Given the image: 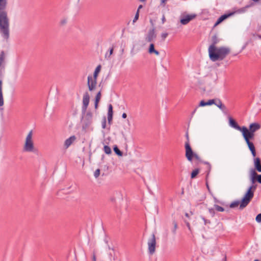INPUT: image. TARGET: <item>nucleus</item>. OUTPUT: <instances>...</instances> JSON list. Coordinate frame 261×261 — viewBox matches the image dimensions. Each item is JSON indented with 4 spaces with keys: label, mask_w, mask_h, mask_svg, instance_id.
Wrapping results in <instances>:
<instances>
[{
    "label": "nucleus",
    "mask_w": 261,
    "mask_h": 261,
    "mask_svg": "<svg viewBox=\"0 0 261 261\" xmlns=\"http://www.w3.org/2000/svg\"><path fill=\"white\" fill-rule=\"evenodd\" d=\"M254 2H258L259 0H252Z\"/></svg>",
    "instance_id": "nucleus-60"
},
{
    "label": "nucleus",
    "mask_w": 261,
    "mask_h": 261,
    "mask_svg": "<svg viewBox=\"0 0 261 261\" xmlns=\"http://www.w3.org/2000/svg\"><path fill=\"white\" fill-rule=\"evenodd\" d=\"M156 38V34L155 33V28L152 27L150 29L145 38V40L147 42H151Z\"/></svg>",
    "instance_id": "nucleus-11"
},
{
    "label": "nucleus",
    "mask_w": 261,
    "mask_h": 261,
    "mask_svg": "<svg viewBox=\"0 0 261 261\" xmlns=\"http://www.w3.org/2000/svg\"><path fill=\"white\" fill-rule=\"evenodd\" d=\"M111 251L109 253V256L111 260H115L117 257L115 255V251L113 248L111 249Z\"/></svg>",
    "instance_id": "nucleus-33"
},
{
    "label": "nucleus",
    "mask_w": 261,
    "mask_h": 261,
    "mask_svg": "<svg viewBox=\"0 0 261 261\" xmlns=\"http://www.w3.org/2000/svg\"><path fill=\"white\" fill-rule=\"evenodd\" d=\"M185 222L186 224V226L188 228V229L191 231V226H190V223L186 220H185Z\"/></svg>",
    "instance_id": "nucleus-48"
},
{
    "label": "nucleus",
    "mask_w": 261,
    "mask_h": 261,
    "mask_svg": "<svg viewBox=\"0 0 261 261\" xmlns=\"http://www.w3.org/2000/svg\"><path fill=\"white\" fill-rule=\"evenodd\" d=\"M100 173V170L99 169H97L95 170V171L94 173V175L95 177V178H97L99 176Z\"/></svg>",
    "instance_id": "nucleus-41"
},
{
    "label": "nucleus",
    "mask_w": 261,
    "mask_h": 261,
    "mask_svg": "<svg viewBox=\"0 0 261 261\" xmlns=\"http://www.w3.org/2000/svg\"><path fill=\"white\" fill-rule=\"evenodd\" d=\"M240 204H241V201H239V200L234 201L232 202L229 204V207L231 208H233L236 207H238L239 205H240Z\"/></svg>",
    "instance_id": "nucleus-32"
},
{
    "label": "nucleus",
    "mask_w": 261,
    "mask_h": 261,
    "mask_svg": "<svg viewBox=\"0 0 261 261\" xmlns=\"http://www.w3.org/2000/svg\"><path fill=\"white\" fill-rule=\"evenodd\" d=\"M66 20H63L61 21V23L62 24H64L65 23H66Z\"/></svg>",
    "instance_id": "nucleus-54"
},
{
    "label": "nucleus",
    "mask_w": 261,
    "mask_h": 261,
    "mask_svg": "<svg viewBox=\"0 0 261 261\" xmlns=\"http://www.w3.org/2000/svg\"><path fill=\"white\" fill-rule=\"evenodd\" d=\"M5 59V52L4 50L1 51L0 53V66Z\"/></svg>",
    "instance_id": "nucleus-35"
},
{
    "label": "nucleus",
    "mask_w": 261,
    "mask_h": 261,
    "mask_svg": "<svg viewBox=\"0 0 261 261\" xmlns=\"http://www.w3.org/2000/svg\"><path fill=\"white\" fill-rule=\"evenodd\" d=\"M106 118L105 117H104L102 121V128H105L106 127Z\"/></svg>",
    "instance_id": "nucleus-46"
},
{
    "label": "nucleus",
    "mask_w": 261,
    "mask_h": 261,
    "mask_svg": "<svg viewBox=\"0 0 261 261\" xmlns=\"http://www.w3.org/2000/svg\"><path fill=\"white\" fill-rule=\"evenodd\" d=\"M7 0H0V33L3 38H9V18L7 11Z\"/></svg>",
    "instance_id": "nucleus-1"
},
{
    "label": "nucleus",
    "mask_w": 261,
    "mask_h": 261,
    "mask_svg": "<svg viewBox=\"0 0 261 261\" xmlns=\"http://www.w3.org/2000/svg\"><path fill=\"white\" fill-rule=\"evenodd\" d=\"M229 125L232 128H234L240 132L242 130L243 128V126H240L237 122L231 117H229Z\"/></svg>",
    "instance_id": "nucleus-16"
},
{
    "label": "nucleus",
    "mask_w": 261,
    "mask_h": 261,
    "mask_svg": "<svg viewBox=\"0 0 261 261\" xmlns=\"http://www.w3.org/2000/svg\"><path fill=\"white\" fill-rule=\"evenodd\" d=\"M249 179L252 185H257L256 182L261 184V174H257L254 170H250Z\"/></svg>",
    "instance_id": "nucleus-6"
},
{
    "label": "nucleus",
    "mask_w": 261,
    "mask_h": 261,
    "mask_svg": "<svg viewBox=\"0 0 261 261\" xmlns=\"http://www.w3.org/2000/svg\"><path fill=\"white\" fill-rule=\"evenodd\" d=\"M167 0H161L160 6L164 7Z\"/></svg>",
    "instance_id": "nucleus-47"
},
{
    "label": "nucleus",
    "mask_w": 261,
    "mask_h": 261,
    "mask_svg": "<svg viewBox=\"0 0 261 261\" xmlns=\"http://www.w3.org/2000/svg\"><path fill=\"white\" fill-rule=\"evenodd\" d=\"M248 147L250 150L251 154L253 157H255L256 155V150L254 144L250 141H245Z\"/></svg>",
    "instance_id": "nucleus-19"
},
{
    "label": "nucleus",
    "mask_w": 261,
    "mask_h": 261,
    "mask_svg": "<svg viewBox=\"0 0 261 261\" xmlns=\"http://www.w3.org/2000/svg\"><path fill=\"white\" fill-rule=\"evenodd\" d=\"M200 218L203 220L204 225H206L207 224H211V221L206 219L204 217L201 216Z\"/></svg>",
    "instance_id": "nucleus-38"
},
{
    "label": "nucleus",
    "mask_w": 261,
    "mask_h": 261,
    "mask_svg": "<svg viewBox=\"0 0 261 261\" xmlns=\"http://www.w3.org/2000/svg\"><path fill=\"white\" fill-rule=\"evenodd\" d=\"M257 185L254 186L251 184V186L247 190L246 193L251 196V197H253L254 193L257 188Z\"/></svg>",
    "instance_id": "nucleus-22"
},
{
    "label": "nucleus",
    "mask_w": 261,
    "mask_h": 261,
    "mask_svg": "<svg viewBox=\"0 0 261 261\" xmlns=\"http://www.w3.org/2000/svg\"><path fill=\"white\" fill-rule=\"evenodd\" d=\"M185 216H186V217H188V218H189V217H190L189 214H188V213H185Z\"/></svg>",
    "instance_id": "nucleus-57"
},
{
    "label": "nucleus",
    "mask_w": 261,
    "mask_h": 261,
    "mask_svg": "<svg viewBox=\"0 0 261 261\" xmlns=\"http://www.w3.org/2000/svg\"><path fill=\"white\" fill-rule=\"evenodd\" d=\"M214 105L223 111L226 109L225 106L222 104L221 101L219 99H215V103Z\"/></svg>",
    "instance_id": "nucleus-28"
},
{
    "label": "nucleus",
    "mask_w": 261,
    "mask_h": 261,
    "mask_svg": "<svg viewBox=\"0 0 261 261\" xmlns=\"http://www.w3.org/2000/svg\"><path fill=\"white\" fill-rule=\"evenodd\" d=\"M210 59L213 62L222 61L230 53L229 48L223 46L208 49Z\"/></svg>",
    "instance_id": "nucleus-2"
},
{
    "label": "nucleus",
    "mask_w": 261,
    "mask_h": 261,
    "mask_svg": "<svg viewBox=\"0 0 261 261\" xmlns=\"http://www.w3.org/2000/svg\"><path fill=\"white\" fill-rule=\"evenodd\" d=\"M156 239L154 233H152L151 238L148 241V252L152 255L155 251Z\"/></svg>",
    "instance_id": "nucleus-7"
},
{
    "label": "nucleus",
    "mask_w": 261,
    "mask_h": 261,
    "mask_svg": "<svg viewBox=\"0 0 261 261\" xmlns=\"http://www.w3.org/2000/svg\"><path fill=\"white\" fill-rule=\"evenodd\" d=\"M4 105V99L3 93V81L0 80V107Z\"/></svg>",
    "instance_id": "nucleus-26"
},
{
    "label": "nucleus",
    "mask_w": 261,
    "mask_h": 261,
    "mask_svg": "<svg viewBox=\"0 0 261 261\" xmlns=\"http://www.w3.org/2000/svg\"><path fill=\"white\" fill-rule=\"evenodd\" d=\"M196 17L197 15L196 14H187L185 16H183L180 18V22L182 25H186Z\"/></svg>",
    "instance_id": "nucleus-12"
},
{
    "label": "nucleus",
    "mask_w": 261,
    "mask_h": 261,
    "mask_svg": "<svg viewBox=\"0 0 261 261\" xmlns=\"http://www.w3.org/2000/svg\"><path fill=\"white\" fill-rule=\"evenodd\" d=\"M241 132L245 141H250L254 138V133L248 130V128L245 126H243Z\"/></svg>",
    "instance_id": "nucleus-8"
},
{
    "label": "nucleus",
    "mask_w": 261,
    "mask_h": 261,
    "mask_svg": "<svg viewBox=\"0 0 261 261\" xmlns=\"http://www.w3.org/2000/svg\"><path fill=\"white\" fill-rule=\"evenodd\" d=\"M196 109H195V110L193 111V112H192V114H193L196 112Z\"/></svg>",
    "instance_id": "nucleus-62"
},
{
    "label": "nucleus",
    "mask_w": 261,
    "mask_h": 261,
    "mask_svg": "<svg viewBox=\"0 0 261 261\" xmlns=\"http://www.w3.org/2000/svg\"><path fill=\"white\" fill-rule=\"evenodd\" d=\"M188 149V150L185 151V156L188 161H189V162H192L193 159L194 158L199 163H203L206 165L207 166L206 177H207L211 172L212 168L211 164L207 161H204L202 160L200 156L197 153H195L193 151L192 148L189 147Z\"/></svg>",
    "instance_id": "nucleus-3"
},
{
    "label": "nucleus",
    "mask_w": 261,
    "mask_h": 261,
    "mask_svg": "<svg viewBox=\"0 0 261 261\" xmlns=\"http://www.w3.org/2000/svg\"><path fill=\"white\" fill-rule=\"evenodd\" d=\"M83 116L85 115V119L83 122L82 128L83 129L86 131L89 129L90 126L92 123V113L90 111L85 113V115H82Z\"/></svg>",
    "instance_id": "nucleus-5"
},
{
    "label": "nucleus",
    "mask_w": 261,
    "mask_h": 261,
    "mask_svg": "<svg viewBox=\"0 0 261 261\" xmlns=\"http://www.w3.org/2000/svg\"><path fill=\"white\" fill-rule=\"evenodd\" d=\"M113 106L111 104H109L108 106V121L109 125H111L112 122L113 120Z\"/></svg>",
    "instance_id": "nucleus-17"
},
{
    "label": "nucleus",
    "mask_w": 261,
    "mask_h": 261,
    "mask_svg": "<svg viewBox=\"0 0 261 261\" xmlns=\"http://www.w3.org/2000/svg\"><path fill=\"white\" fill-rule=\"evenodd\" d=\"M139 12H138V11H137V12L135 14V17L133 20V23L135 22L137 20H138L139 19Z\"/></svg>",
    "instance_id": "nucleus-40"
},
{
    "label": "nucleus",
    "mask_w": 261,
    "mask_h": 261,
    "mask_svg": "<svg viewBox=\"0 0 261 261\" xmlns=\"http://www.w3.org/2000/svg\"><path fill=\"white\" fill-rule=\"evenodd\" d=\"M234 14V12H230L227 13H225L223 15H222L220 17L218 18V19L217 20L216 22H215L214 24V27L218 25L221 22H222L224 20H225L226 19L228 18V17L232 16Z\"/></svg>",
    "instance_id": "nucleus-15"
},
{
    "label": "nucleus",
    "mask_w": 261,
    "mask_h": 261,
    "mask_svg": "<svg viewBox=\"0 0 261 261\" xmlns=\"http://www.w3.org/2000/svg\"><path fill=\"white\" fill-rule=\"evenodd\" d=\"M252 198L253 197H251V196L245 193L241 200V204L239 206V209L243 210L244 208L246 207Z\"/></svg>",
    "instance_id": "nucleus-10"
},
{
    "label": "nucleus",
    "mask_w": 261,
    "mask_h": 261,
    "mask_svg": "<svg viewBox=\"0 0 261 261\" xmlns=\"http://www.w3.org/2000/svg\"><path fill=\"white\" fill-rule=\"evenodd\" d=\"M224 261H226V256L224 258Z\"/></svg>",
    "instance_id": "nucleus-61"
},
{
    "label": "nucleus",
    "mask_w": 261,
    "mask_h": 261,
    "mask_svg": "<svg viewBox=\"0 0 261 261\" xmlns=\"http://www.w3.org/2000/svg\"><path fill=\"white\" fill-rule=\"evenodd\" d=\"M168 33H163L161 34V38L163 41H164L166 37L168 36Z\"/></svg>",
    "instance_id": "nucleus-44"
},
{
    "label": "nucleus",
    "mask_w": 261,
    "mask_h": 261,
    "mask_svg": "<svg viewBox=\"0 0 261 261\" xmlns=\"http://www.w3.org/2000/svg\"><path fill=\"white\" fill-rule=\"evenodd\" d=\"M108 56H109L108 53H106V54L105 55V58H106L107 59H109L110 58H108Z\"/></svg>",
    "instance_id": "nucleus-56"
},
{
    "label": "nucleus",
    "mask_w": 261,
    "mask_h": 261,
    "mask_svg": "<svg viewBox=\"0 0 261 261\" xmlns=\"http://www.w3.org/2000/svg\"><path fill=\"white\" fill-rule=\"evenodd\" d=\"M256 36L258 37V38L261 39V35L257 34Z\"/></svg>",
    "instance_id": "nucleus-59"
},
{
    "label": "nucleus",
    "mask_w": 261,
    "mask_h": 261,
    "mask_svg": "<svg viewBox=\"0 0 261 261\" xmlns=\"http://www.w3.org/2000/svg\"><path fill=\"white\" fill-rule=\"evenodd\" d=\"M215 201L216 202H218L219 201L216 199V198H215Z\"/></svg>",
    "instance_id": "nucleus-63"
},
{
    "label": "nucleus",
    "mask_w": 261,
    "mask_h": 261,
    "mask_svg": "<svg viewBox=\"0 0 261 261\" xmlns=\"http://www.w3.org/2000/svg\"><path fill=\"white\" fill-rule=\"evenodd\" d=\"M103 151L107 154H110L112 153L111 148L108 145L104 146Z\"/></svg>",
    "instance_id": "nucleus-34"
},
{
    "label": "nucleus",
    "mask_w": 261,
    "mask_h": 261,
    "mask_svg": "<svg viewBox=\"0 0 261 261\" xmlns=\"http://www.w3.org/2000/svg\"><path fill=\"white\" fill-rule=\"evenodd\" d=\"M253 5V3H251L250 5H247L246 6L241 8L240 9H236L235 8H233L234 11H232L231 12H234L235 13H243L247 11V9L250 8Z\"/></svg>",
    "instance_id": "nucleus-20"
},
{
    "label": "nucleus",
    "mask_w": 261,
    "mask_h": 261,
    "mask_svg": "<svg viewBox=\"0 0 261 261\" xmlns=\"http://www.w3.org/2000/svg\"><path fill=\"white\" fill-rule=\"evenodd\" d=\"M101 90H100L96 95L95 98V101H98L99 102L100 98H101Z\"/></svg>",
    "instance_id": "nucleus-37"
},
{
    "label": "nucleus",
    "mask_w": 261,
    "mask_h": 261,
    "mask_svg": "<svg viewBox=\"0 0 261 261\" xmlns=\"http://www.w3.org/2000/svg\"><path fill=\"white\" fill-rule=\"evenodd\" d=\"M90 101V95L88 92H86L83 95V106L82 107V114L85 115L86 112Z\"/></svg>",
    "instance_id": "nucleus-9"
},
{
    "label": "nucleus",
    "mask_w": 261,
    "mask_h": 261,
    "mask_svg": "<svg viewBox=\"0 0 261 261\" xmlns=\"http://www.w3.org/2000/svg\"><path fill=\"white\" fill-rule=\"evenodd\" d=\"M121 134L123 136V138L125 139V140H126V135L125 134V133L123 132V131H121Z\"/></svg>",
    "instance_id": "nucleus-50"
},
{
    "label": "nucleus",
    "mask_w": 261,
    "mask_h": 261,
    "mask_svg": "<svg viewBox=\"0 0 261 261\" xmlns=\"http://www.w3.org/2000/svg\"><path fill=\"white\" fill-rule=\"evenodd\" d=\"M215 103V99H209L207 101H205L204 100H202L199 103V107H204L206 106H211Z\"/></svg>",
    "instance_id": "nucleus-23"
},
{
    "label": "nucleus",
    "mask_w": 261,
    "mask_h": 261,
    "mask_svg": "<svg viewBox=\"0 0 261 261\" xmlns=\"http://www.w3.org/2000/svg\"><path fill=\"white\" fill-rule=\"evenodd\" d=\"M162 23H164L165 21H166V19H165V17L164 16V15L163 16L162 18Z\"/></svg>",
    "instance_id": "nucleus-53"
},
{
    "label": "nucleus",
    "mask_w": 261,
    "mask_h": 261,
    "mask_svg": "<svg viewBox=\"0 0 261 261\" xmlns=\"http://www.w3.org/2000/svg\"><path fill=\"white\" fill-rule=\"evenodd\" d=\"M185 137L186 138V141L185 144V151H186L187 150H188V149L189 148V147L192 148L190 145V138H189V133H188V130L186 133Z\"/></svg>",
    "instance_id": "nucleus-27"
},
{
    "label": "nucleus",
    "mask_w": 261,
    "mask_h": 261,
    "mask_svg": "<svg viewBox=\"0 0 261 261\" xmlns=\"http://www.w3.org/2000/svg\"><path fill=\"white\" fill-rule=\"evenodd\" d=\"M220 41V39L217 37L216 34L212 37V44L209 46L208 49L213 48L216 47V44Z\"/></svg>",
    "instance_id": "nucleus-21"
},
{
    "label": "nucleus",
    "mask_w": 261,
    "mask_h": 261,
    "mask_svg": "<svg viewBox=\"0 0 261 261\" xmlns=\"http://www.w3.org/2000/svg\"><path fill=\"white\" fill-rule=\"evenodd\" d=\"M114 45H113L112 47L110 48L108 58H110V56L113 54V51H114Z\"/></svg>",
    "instance_id": "nucleus-45"
},
{
    "label": "nucleus",
    "mask_w": 261,
    "mask_h": 261,
    "mask_svg": "<svg viewBox=\"0 0 261 261\" xmlns=\"http://www.w3.org/2000/svg\"><path fill=\"white\" fill-rule=\"evenodd\" d=\"M96 255L94 253H93L92 255V261H96Z\"/></svg>",
    "instance_id": "nucleus-51"
},
{
    "label": "nucleus",
    "mask_w": 261,
    "mask_h": 261,
    "mask_svg": "<svg viewBox=\"0 0 261 261\" xmlns=\"http://www.w3.org/2000/svg\"><path fill=\"white\" fill-rule=\"evenodd\" d=\"M208 212L211 214L212 217H214L215 215V211L214 208H208Z\"/></svg>",
    "instance_id": "nucleus-43"
},
{
    "label": "nucleus",
    "mask_w": 261,
    "mask_h": 261,
    "mask_svg": "<svg viewBox=\"0 0 261 261\" xmlns=\"http://www.w3.org/2000/svg\"><path fill=\"white\" fill-rule=\"evenodd\" d=\"M253 158L254 168H251L250 170L261 172V159L258 157Z\"/></svg>",
    "instance_id": "nucleus-14"
},
{
    "label": "nucleus",
    "mask_w": 261,
    "mask_h": 261,
    "mask_svg": "<svg viewBox=\"0 0 261 261\" xmlns=\"http://www.w3.org/2000/svg\"><path fill=\"white\" fill-rule=\"evenodd\" d=\"M173 224L174 225V228L172 230V231H173V233H175L176 229L177 228V223L175 220H174L173 221Z\"/></svg>",
    "instance_id": "nucleus-39"
},
{
    "label": "nucleus",
    "mask_w": 261,
    "mask_h": 261,
    "mask_svg": "<svg viewBox=\"0 0 261 261\" xmlns=\"http://www.w3.org/2000/svg\"><path fill=\"white\" fill-rule=\"evenodd\" d=\"M97 80L93 79L91 75L88 76L87 85L89 90L92 91L94 90L96 86Z\"/></svg>",
    "instance_id": "nucleus-13"
},
{
    "label": "nucleus",
    "mask_w": 261,
    "mask_h": 261,
    "mask_svg": "<svg viewBox=\"0 0 261 261\" xmlns=\"http://www.w3.org/2000/svg\"><path fill=\"white\" fill-rule=\"evenodd\" d=\"M113 150L116 154H117L119 156H122L123 155V152L121 151L117 146V145H115L113 146Z\"/></svg>",
    "instance_id": "nucleus-30"
},
{
    "label": "nucleus",
    "mask_w": 261,
    "mask_h": 261,
    "mask_svg": "<svg viewBox=\"0 0 261 261\" xmlns=\"http://www.w3.org/2000/svg\"><path fill=\"white\" fill-rule=\"evenodd\" d=\"M122 117L124 119L127 117V114L125 113H123L122 115Z\"/></svg>",
    "instance_id": "nucleus-52"
},
{
    "label": "nucleus",
    "mask_w": 261,
    "mask_h": 261,
    "mask_svg": "<svg viewBox=\"0 0 261 261\" xmlns=\"http://www.w3.org/2000/svg\"><path fill=\"white\" fill-rule=\"evenodd\" d=\"M200 172V169L199 168H196L193 170L191 173V178L192 179L195 178L197 175L199 174Z\"/></svg>",
    "instance_id": "nucleus-31"
},
{
    "label": "nucleus",
    "mask_w": 261,
    "mask_h": 261,
    "mask_svg": "<svg viewBox=\"0 0 261 261\" xmlns=\"http://www.w3.org/2000/svg\"><path fill=\"white\" fill-rule=\"evenodd\" d=\"M214 206L215 209L218 212H223L225 210L223 207L219 206L218 205L215 204Z\"/></svg>",
    "instance_id": "nucleus-36"
},
{
    "label": "nucleus",
    "mask_w": 261,
    "mask_h": 261,
    "mask_svg": "<svg viewBox=\"0 0 261 261\" xmlns=\"http://www.w3.org/2000/svg\"><path fill=\"white\" fill-rule=\"evenodd\" d=\"M254 261H259L258 259H255Z\"/></svg>",
    "instance_id": "nucleus-64"
},
{
    "label": "nucleus",
    "mask_w": 261,
    "mask_h": 261,
    "mask_svg": "<svg viewBox=\"0 0 261 261\" xmlns=\"http://www.w3.org/2000/svg\"><path fill=\"white\" fill-rule=\"evenodd\" d=\"M98 101H94V108L95 109H97L98 106Z\"/></svg>",
    "instance_id": "nucleus-49"
},
{
    "label": "nucleus",
    "mask_w": 261,
    "mask_h": 261,
    "mask_svg": "<svg viewBox=\"0 0 261 261\" xmlns=\"http://www.w3.org/2000/svg\"><path fill=\"white\" fill-rule=\"evenodd\" d=\"M260 125L259 123L257 122H254L250 124L249 126L248 130L251 132L255 133L257 130L260 128Z\"/></svg>",
    "instance_id": "nucleus-18"
},
{
    "label": "nucleus",
    "mask_w": 261,
    "mask_h": 261,
    "mask_svg": "<svg viewBox=\"0 0 261 261\" xmlns=\"http://www.w3.org/2000/svg\"><path fill=\"white\" fill-rule=\"evenodd\" d=\"M150 22L151 23V24H152V25L153 27V21L152 19H150Z\"/></svg>",
    "instance_id": "nucleus-58"
},
{
    "label": "nucleus",
    "mask_w": 261,
    "mask_h": 261,
    "mask_svg": "<svg viewBox=\"0 0 261 261\" xmlns=\"http://www.w3.org/2000/svg\"><path fill=\"white\" fill-rule=\"evenodd\" d=\"M101 67L100 65H99L96 67L93 73V76L92 77L93 79L97 80L98 74L100 71Z\"/></svg>",
    "instance_id": "nucleus-29"
},
{
    "label": "nucleus",
    "mask_w": 261,
    "mask_h": 261,
    "mask_svg": "<svg viewBox=\"0 0 261 261\" xmlns=\"http://www.w3.org/2000/svg\"><path fill=\"white\" fill-rule=\"evenodd\" d=\"M148 53L149 54H154L156 56H159L160 55L159 51L155 49L154 44L153 43L150 44L149 46L148 49Z\"/></svg>",
    "instance_id": "nucleus-24"
},
{
    "label": "nucleus",
    "mask_w": 261,
    "mask_h": 261,
    "mask_svg": "<svg viewBox=\"0 0 261 261\" xmlns=\"http://www.w3.org/2000/svg\"><path fill=\"white\" fill-rule=\"evenodd\" d=\"M142 8V5H139L137 11H138V12H139L140 9H141Z\"/></svg>",
    "instance_id": "nucleus-55"
},
{
    "label": "nucleus",
    "mask_w": 261,
    "mask_h": 261,
    "mask_svg": "<svg viewBox=\"0 0 261 261\" xmlns=\"http://www.w3.org/2000/svg\"><path fill=\"white\" fill-rule=\"evenodd\" d=\"M33 130H31L28 134L23 147V151L34 152L36 151L34 142L32 140Z\"/></svg>",
    "instance_id": "nucleus-4"
},
{
    "label": "nucleus",
    "mask_w": 261,
    "mask_h": 261,
    "mask_svg": "<svg viewBox=\"0 0 261 261\" xmlns=\"http://www.w3.org/2000/svg\"><path fill=\"white\" fill-rule=\"evenodd\" d=\"M255 220L258 223H261V213L257 215L255 218Z\"/></svg>",
    "instance_id": "nucleus-42"
},
{
    "label": "nucleus",
    "mask_w": 261,
    "mask_h": 261,
    "mask_svg": "<svg viewBox=\"0 0 261 261\" xmlns=\"http://www.w3.org/2000/svg\"><path fill=\"white\" fill-rule=\"evenodd\" d=\"M76 139V137L75 136H72L70 137L69 138L66 139L64 143V146L66 148H67L70 146V145Z\"/></svg>",
    "instance_id": "nucleus-25"
}]
</instances>
